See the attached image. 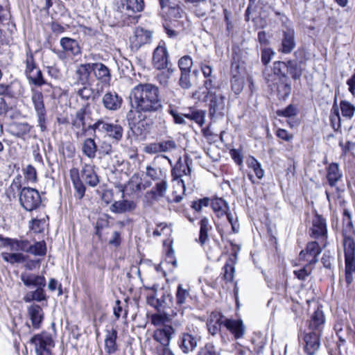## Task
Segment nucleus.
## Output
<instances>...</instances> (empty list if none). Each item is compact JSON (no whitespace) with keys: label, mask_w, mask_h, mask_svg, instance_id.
<instances>
[{"label":"nucleus","mask_w":355,"mask_h":355,"mask_svg":"<svg viewBox=\"0 0 355 355\" xmlns=\"http://www.w3.org/2000/svg\"><path fill=\"white\" fill-rule=\"evenodd\" d=\"M131 107L135 112L142 114L162 113L164 105L160 97L159 89L151 83H140L134 87L130 93Z\"/></svg>","instance_id":"f257e3e1"},{"label":"nucleus","mask_w":355,"mask_h":355,"mask_svg":"<svg viewBox=\"0 0 355 355\" xmlns=\"http://www.w3.org/2000/svg\"><path fill=\"white\" fill-rule=\"evenodd\" d=\"M352 223L349 220L347 225L349 228V234L345 230H343V248L345 255V281L347 286H349L354 281L355 276V241L351 235L354 233L352 230Z\"/></svg>","instance_id":"f03ea898"},{"label":"nucleus","mask_w":355,"mask_h":355,"mask_svg":"<svg viewBox=\"0 0 355 355\" xmlns=\"http://www.w3.org/2000/svg\"><path fill=\"white\" fill-rule=\"evenodd\" d=\"M144 6V0H121L114 12L116 23L127 26L136 24L138 17L135 14L141 12Z\"/></svg>","instance_id":"7ed1b4c3"},{"label":"nucleus","mask_w":355,"mask_h":355,"mask_svg":"<svg viewBox=\"0 0 355 355\" xmlns=\"http://www.w3.org/2000/svg\"><path fill=\"white\" fill-rule=\"evenodd\" d=\"M218 312H212L207 320V326L209 332L211 335L216 334L223 324L227 330L234 334L235 338L238 339L243 337L245 332V326L241 320H232L225 318Z\"/></svg>","instance_id":"20e7f679"},{"label":"nucleus","mask_w":355,"mask_h":355,"mask_svg":"<svg viewBox=\"0 0 355 355\" xmlns=\"http://www.w3.org/2000/svg\"><path fill=\"white\" fill-rule=\"evenodd\" d=\"M25 63V74L28 80L29 83L35 85L37 87L44 86L46 87L44 91L47 92H51L52 86L51 85L47 83L44 78L41 70L35 63L31 51H28L26 53Z\"/></svg>","instance_id":"39448f33"},{"label":"nucleus","mask_w":355,"mask_h":355,"mask_svg":"<svg viewBox=\"0 0 355 355\" xmlns=\"http://www.w3.org/2000/svg\"><path fill=\"white\" fill-rule=\"evenodd\" d=\"M192 160L188 156L184 157V161L179 158L175 166L171 170V176L173 181L176 182L177 185L182 189L183 193L185 191V183L191 180V164Z\"/></svg>","instance_id":"423d86ee"},{"label":"nucleus","mask_w":355,"mask_h":355,"mask_svg":"<svg viewBox=\"0 0 355 355\" xmlns=\"http://www.w3.org/2000/svg\"><path fill=\"white\" fill-rule=\"evenodd\" d=\"M225 97L217 92H209L204 96L203 101L207 103L209 116L213 121L225 115Z\"/></svg>","instance_id":"0eeeda50"},{"label":"nucleus","mask_w":355,"mask_h":355,"mask_svg":"<svg viewBox=\"0 0 355 355\" xmlns=\"http://www.w3.org/2000/svg\"><path fill=\"white\" fill-rule=\"evenodd\" d=\"M19 202L25 210L31 211L41 205V196L35 189L24 187L19 193Z\"/></svg>","instance_id":"6e6552de"},{"label":"nucleus","mask_w":355,"mask_h":355,"mask_svg":"<svg viewBox=\"0 0 355 355\" xmlns=\"http://www.w3.org/2000/svg\"><path fill=\"white\" fill-rule=\"evenodd\" d=\"M31 343L34 345L37 355H53L52 349L55 343L51 334L46 332L36 334L31 339Z\"/></svg>","instance_id":"1a4fd4ad"},{"label":"nucleus","mask_w":355,"mask_h":355,"mask_svg":"<svg viewBox=\"0 0 355 355\" xmlns=\"http://www.w3.org/2000/svg\"><path fill=\"white\" fill-rule=\"evenodd\" d=\"M320 335L311 331L304 330L299 336L300 343L307 355H315L318 351L320 346Z\"/></svg>","instance_id":"9d476101"},{"label":"nucleus","mask_w":355,"mask_h":355,"mask_svg":"<svg viewBox=\"0 0 355 355\" xmlns=\"http://www.w3.org/2000/svg\"><path fill=\"white\" fill-rule=\"evenodd\" d=\"M31 92V101L38 116L39 126L40 127L42 131H44L46 130V109L44 103V96L42 92L35 87H32Z\"/></svg>","instance_id":"9b49d317"},{"label":"nucleus","mask_w":355,"mask_h":355,"mask_svg":"<svg viewBox=\"0 0 355 355\" xmlns=\"http://www.w3.org/2000/svg\"><path fill=\"white\" fill-rule=\"evenodd\" d=\"M135 112L130 110L126 115V119L130 128L134 131H137L139 135L148 131L153 123V119L147 118L146 114H142V115H139L140 119L136 121L135 119Z\"/></svg>","instance_id":"f8f14e48"},{"label":"nucleus","mask_w":355,"mask_h":355,"mask_svg":"<svg viewBox=\"0 0 355 355\" xmlns=\"http://www.w3.org/2000/svg\"><path fill=\"white\" fill-rule=\"evenodd\" d=\"M322 252V248L316 241H311L306 244V248L299 254V260L314 266L318 261V257Z\"/></svg>","instance_id":"ddd939ff"},{"label":"nucleus","mask_w":355,"mask_h":355,"mask_svg":"<svg viewBox=\"0 0 355 355\" xmlns=\"http://www.w3.org/2000/svg\"><path fill=\"white\" fill-rule=\"evenodd\" d=\"M311 237L325 241L327 239V227L326 219L319 214H315L312 220V227L310 229Z\"/></svg>","instance_id":"4468645a"},{"label":"nucleus","mask_w":355,"mask_h":355,"mask_svg":"<svg viewBox=\"0 0 355 355\" xmlns=\"http://www.w3.org/2000/svg\"><path fill=\"white\" fill-rule=\"evenodd\" d=\"M325 322L323 311L319 307L311 315L310 319L306 322L307 328L304 330L311 331L312 332L321 334Z\"/></svg>","instance_id":"2eb2a0df"},{"label":"nucleus","mask_w":355,"mask_h":355,"mask_svg":"<svg viewBox=\"0 0 355 355\" xmlns=\"http://www.w3.org/2000/svg\"><path fill=\"white\" fill-rule=\"evenodd\" d=\"M189 297V289L184 288L182 284H179L175 295V302L174 303L175 310H172V315H177L178 313L183 315L184 310L186 308L185 304Z\"/></svg>","instance_id":"dca6fc26"},{"label":"nucleus","mask_w":355,"mask_h":355,"mask_svg":"<svg viewBox=\"0 0 355 355\" xmlns=\"http://www.w3.org/2000/svg\"><path fill=\"white\" fill-rule=\"evenodd\" d=\"M94 129H99L105 132L110 137L119 141L123 137V128L118 124L109 123L103 121H98L92 126Z\"/></svg>","instance_id":"f3484780"},{"label":"nucleus","mask_w":355,"mask_h":355,"mask_svg":"<svg viewBox=\"0 0 355 355\" xmlns=\"http://www.w3.org/2000/svg\"><path fill=\"white\" fill-rule=\"evenodd\" d=\"M21 83L17 79L10 83H0V96L17 98L23 93Z\"/></svg>","instance_id":"a211bd4d"},{"label":"nucleus","mask_w":355,"mask_h":355,"mask_svg":"<svg viewBox=\"0 0 355 355\" xmlns=\"http://www.w3.org/2000/svg\"><path fill=\"white\" fill-rule=\"evenodd\" d=\"M123 98L114 91L106 92L102 98L103 107L109 111H117L123 105Z\"/></svg>","instance_id":"6ab92c4d"},{"label":"nucleus","mask_w":355,"mask_h":355,"mask_svg":"<svg viewBox=\"0 0 355 355\" xmlns=\"http://www.w3.org/2000/svg\"><path fill=\"white\" fill-rule=\"evenodd\" d=\"M95 166L91 164H83L80 172V179L90 187H94L99 182V178L94 171Z\"/></svg>","instance_id":"aec40b11"},{"label":"nucleus","mask_w":355,"mask_h":355,"mask_svg":"<svg viewBox=\"0 0 355 355\" xmlns=\"http://www.w3.org/2000/svg\"><path fill=\"white\" fill-rule=\"evenodd\" d=\"M152 33L150 31L143 28H137L135 35L131 38V44L136 49H139L142 45L149 43L151 40Z\"/></svg>","instance_id":"412c9836"},{"label":"nucleus","mask_w":355,"mask_h":355,"mask_svg":"<svg viewBox=\"0 0 355 355\" xmlns=\"http://www.w3.org/2000/svg\"><path fill=\"white\" fill-rule=\"evenodd\" d=\"M153 64L154 67L160 70L166 68L168 64V53L166 49L158 46L153 52Z\"/></svg>","instance_id":"4be33fe9"},{"label":"nucleus","mask_w":355,"mask_h":355,"mask_svg":"<svg viewBox=\"0 0 355 355\" xmlns=\"http://www.w3.org/2000/svg\"><path fill=\"white\" fill-rule=\"evenodd\" d=\"M71 180L75 189V197L79 200L82 199L85 193V187L80 177L79 171L77 168H73L69 171Z\"/></svg>","instance_id":"5701e85b"},{"label":"nucleus","mask_w":355,"mask_h":355,"mask_svg":"<svg viewBox=\"0 0 355 355\" xmlns=\"http://www.w3.org/2000/svg\"><path fill=\"white\" fill-rule=\"evenodd\" d=\"M89 114V105L83 106L76 112L72 120V125L77 128H81L82 131L85 132L87 130L86 126V118Z\"/></svg>","instance_id":"b1692460"},{"label":"nucleus","mask_w":355,"mask_h":355,"mask_svg":"<svg viewBox=\"0 0 355 355\" xmlns=\"http://www.w3.org/2000/svg\"><path fill=\"white\" fill-rule=\"evenodd\" d=\"M91 72V63L78 65L75 71L76 81L74 85H87Z\"/></svg>","instance_id":"393cba45"},{"label":"nucleus","mask_w":355,"mask_h":355,"mask_svg":"<svg viewBox=\"0 0 355 355\" xmlns=\"http://www.w3.org/2000/svg\"><path fill=\"white\" fill-rule=\"evenodd\" d=\"M283 33L281 50L284 53H289L295 47L294 30L286 28V30L283 31Z\"/></svg>","instance_id":"a878e982"},{"label":"nucleus","mask_w":355,"mask_h":355,"mask_svg":"<svg viewBox=\"0 0 355 355\" xmlns=\"http://www.w3.org/2000/svg\"><path fill=\"white\" fill-rule=\"evenodd\" d=\"M21 282L26 286H45L46 279L44 276L28 272H22L20 275Z\"/></svg>","instance_id":"bb28decb"},{"label":"nucleus","mask_w":355,"mask_h":355,"mask_svg":"<svg viewBox=\"0 0 355 355\" xmlns=\"http://www.w3.org/2000/svg\"><path fill=\"white\" fill-rule=\"evenodd\" d=\"M137 207V203L133 200H121L115 201L111 206L110 210L116 214H123L134 211Z\"/></svg>","instance_id":"cd10ccee"},{"label":"nucleus","mask_w":355,"mask_h":355,"mask_svg":"<svg viewBox=\"0 0 355 355\" xmlns=\"http://www.w3.org/2000/svg\"><path fill=\"white\" fill-rule=\"evenodd\" d=\"M63 51L71 55H78L81 53V49L78 42L74 39L70 37H62L60 42Z\"/></svg>","instance_id":"c85d7f7f"},{"label":"nucleus","mask_w":355,"mask_h":355,"mask_svg":"<svg viewBox=\"0 0 355 355\" xmlns=\"http://www.w3.org/2000/svg\"><path fill=\"white\" fill-rule=\"evenodd\" d=\"M28 314L31 320L33 327L35 329H38L43 320L44 314L42 309L40 306L33 304L28 306Z\"/></svg>","instance_id":"c756f323"},{"label":"nucleus","mask_w":355,"mask_h":355,"mask_svg":"<svg viewBox=\"0 0 355 355\" xmlns=\"http://www.w3.org/2000/svg\"><path fill=\"white\" fill-rule=\"evenodd\" d=\"M117 331L114 328L106 329L105 339V350L107 354H114L117 350L116 345Z\"/></svg>","instance_id":"7c9ffc66"},{"label":"nucleus","mask_w":355,"mask_h":355,"mask_svg":"<svg viewBox=\"0 0 355 355\" xmlns=\"http://www.w3.org/2000/svg\"><path fill=\"white\" fill-rule=\"evenodd\" d=\"M174 333L172 327L167 326L163 329H157L155 331L153 338L155 340L160 343L163 346L166 347L169 345L171 336Z\"/></svg>","instance_id":"2f4dec72"},{"label":"nucleus","mask_w":355,"mask_h":355,"mask_svg":"<svg viewBox=\"0 0 355 355\" xmlns=\"http://www.w3.org/2000/svg\"><path fill=\"white\" fill-rule=\"evenodd\" d=\"M91 70L98 80L108 83L110 80L109 69L102 63H91Z\"/></svg>","instance_id":"473e14b6"},{"label":"nucleus","mask_w":355,"mask_h":355,"mask_svg":"<svg viewBox=\"0 0 355 355\" xmlns=\"http://www.w3.org/2000/svg\"><path fill=\"white\" fill-rule=\"evenodd\" d=\"M237 261V254L234 252L232 254L227 260L224 267V279L227 282H232L234 279L235 268L234 266Z\"/></svg>","instance_id":"72a5a7b5"},{"label":"nucleus","mask_w":355,"mask_h":355,"mask_svg":"<svg viewBox=\"0 0 355 355\" xmlns=\"http://www.w3.org/2000/svg\"><path fill=\"white\" fill-rule=\"evenodd\" d=\"M200 232L198 241L201 245H203L208 240L209 232L212 229L211 223L207 217H203L199 222Z\"/></svg>","instance_id":"f704fd0d"},{"label":"nucleus","mask_w":355,"mask_h":355,"mask_svg":"<svg viewBox=\"0 0 355 355\" xmlns=\"http://www.w3.org/2000/svg\"><path fill=\"white\" fill-rule=\"evenodd\" d=\"M342 173L340 171L339 166L336 163L331 164L327 168V178L329 184L331 187H334L336 183L341 179Z\"/></svg>","instance_id":"c9c22d12"},{"label":"nucleus","mask_w":355,"mask_h":355,"mask_svg":"<svg viewBox=\"0 0 355 355\" xmlns=\"http://www.w3.org/2000/svg\"><path fill=\"white\" fill-rule=\"evenodd\" d=\"M6 246H9L11 250L28 252L30 249V241L27 239H6Z\"/></svg>","instance_id":"e433bc0d"},{"label":"nucleus","mask_w":355,"mask_h":355,"mask_svg":"<svg viewBox=\"0 0 355 355\" xmlns=\"http://www.w3.org/2000/svg\"><path fill=\"white\" fill-rule=\"evenodd\" d=\"M197 346L196 338L190 334H183L181 344L180 345L182 352L185 354L192 352Z\"/></svg>","instance_id":"4c0bfd02"},{"label":"nucleus","mask_w":355,"mask_h":355,"mask_svg":"<svg viewBox=\"0 0 355 355\" xmlns=\"http://www.w3.org/2000/svg\"><path fill=\"white\" fill-rule=\"evenodd\" d=\"M174 306L173 295L168 291H163L161 297H158V311L170 309L172 311L175 310Z\"/></svg>","instance_id":"58836bf2"},{"label":"nucleus","mask_w":355,"mask_h":355,"mask_svg":"<svg viewBox=\"0 0 355 355\" xmlns=\"http://www.w3.org/2000/svg\"><path fill=\"white\" fill-rule=\"evenodd\" d=\"M162 12L166 15L168 19L176 20L182 17V9L178 4H168V3L166 7L164 10H162Z\"/></svg>","instance_id":"ea45409f"},{"label":"nucleus","mask_w":355,"mask_h":355,"mask_svg":"<svg viewBox=\"0 0 355 355\" xmlns=\"http://www.w3.org/2000/svg\"><path fill=\"white\" fill-rule=\"evenodd\" d=\"M44 287V286H36L37 289L35 291L26 293L23 298L24 301L25 302H31L34 300L41 302L46 300Z\"/></svg>","instance_id":"a19ab883"},{"label":"nucleus","mask_w":355,"mask_h":355,"mask_svg":"<svg viewBox=\"0 0 355 355\" xmlns=\"http://www.w3.org/2000/svg\"><path fill=\"white\" fill-rule=\"evenodd\" d=\"M31 126L27 123H16L12 126L11 132L17 137H23L31 131Z\"/></svg>","instance_id":"79ce46f5"},{"label":"nucleus","mask_w":355,"mask_h":355,"mask_svg":"<svg viewBox=\"0 0 355 355\" xmlns=\"http://www.w3.org/2000/svg\"><path fill=\"white\" fill-rule=\"evenodd\" d=\"M97 150V146L94 139L89 138L84 141L83 144V153L89 158H94Z\"/></svg>","instance_id":"37998d69"},{"label":"nucleus","mask_w":355,"mask_h":355,"mask_svg":"<svg viewBox=\"0 0 355 355\" xmlns=\"http://www.w3.org/2000/svg\"><path fill=\"white\" fill-rule=\"evenodd\" d=\"M331 125L334 131L339 132L340 130V116L339 114V109L336 105H334L330 114Z\"/></svg>","instance_id":"c03bdc74"},{"label":"nucleus","mask_w":355,"mask_h":355,"mask_svg":"<svg viewBox=\"0 0 355 355\" xmlns=\"http://www.w3.org/2000/svg\"><path fill=\"white\" fill-rule=\"evenodd\" d=\"M167 188V181L166 179H163L156 183L155 186L151 189L150 193L153 198H161L165 195Z\"/></svg>","instance_id":"a18cd8bd"},{"label":"nucleus","mask_w":355,"mask_h":355,"mask_svg":"<svg viewBox=\"0 0 355 355\" xmlns=\"http://www.w3.org/2000/svg\"><path fill=\"white\" fill-rule=\"evenodd\" d=\"M211 206L215 212H218L221 216L223 212L229 211L230 208L227 203L222 198H216L211 200Z\"/></svg>","instance_id":"49530a36"},{"label":"nucleus","mask_w":355,"mask_h":355,"mask_svg":"<svg viewBox=\"0 0 355 355\" xmlns=\"http://www.w3.org/2000/svg\"><path fill=\"white\" fill-rule=\"evenodd\" d=\"M2 257L4 261L11 263H23L26 261V257L22 253H2Z\"/></svg>","instance_id":"de8ad7c7"},{"label":"nucleus","mask_w":355,"mask_h":355,"mask_svg":"<svg viewBox=\"0 0 355 355\" xmlns=\"http://www.w3.org/2000/svg\"><path fill=\"white\" fill-rule=\"evenodd\" d=\"M83 87L78 89L76 94L83 100H89L94 98L98 92L95 93L94 90L89 86V84L82 85Z\"/></svg>","instance_id":"09e8293b"},{"label":"nucleus","mask_w":355,"mask_h":355,"mask_svg":"<svg viewBox=\"0 0 355 355\" xmlns=\"http://www.w3.org/2000/svg\"><path fill=\"white\" fill-rule=\"evenodd\" d=\"M340 107L343 116L351 119L355 113V106L347 101H341Z\"/></svg>","instance_id":"8fccbe9b"},{"label":"nucleus","mask_w":355,"mask_h":355,"mask_svg":"<svg viewBox=\"0 0 355 355\" xmlns=\"http://www.w3.org/2000/svg\"><path fill=\"white\" fill-rule=\"evenodd\" d=\"M313 266V265L306 263L301 268L295 270L293 273L298 279L304 281L311 274Z\"/></svg>","instance_id":"3c124183"},{"label":"nucleus","mask_w":355,"mask_h":355,"mask_svg":"<svg viewBox=\"0 0 355 355\" xmlns=\"http://www.w3.org/2000/svg\"><path fill=\"white\" fill-rule=\"evenodd\" d=\"M28 252L37 256H44L46 253V243L42 241L36 242L34 245L30 243V249Z\"/></svg>","instance_id":"603ef678"},{"label":"nucleus","mask_w":355,"mask_h":355,"mask_svg":"<svg viewBox=\"0 0 355 355\" xmlns=\"http://www.w3.org/2000/svg\"><path fill=\"white\" fill-rule=\"evenodd\" d=\"M139 175L135 173L131 177L130 180L125 185V187L128 188V187H130V188L134 191H140L142 190H145V187H144L143 183L139 182Z\"/></svg>","instance_id":"864d4df0"},{"label":"nucleus","mask_w":355,"mask_h":355,"mask_svg":"<svg viewBox=\"0 0 355 355\" xmlns=\"http://www.w3.org/2000/svg\"><path fill=\"white\" fill-rule=\"evenodd\" d=\"M248 166L252 169L255 175L258 179L263 178L264 175V171L261 167V164L254 157H250L248 159Z\"/></svg>","instance_id":"5fc2aeb1"},{"label":"nucleus","mask_w":355,"mask_h":355,"mask_svg":"<svg viewBox=\"0 0 355 355\" xmlns=\"http://www.w3.org/2000/svg\"><path fill=\"white\" fill-rule=\"evenodd\" d=\"M185 117L190 120L194 121L200 126H202L205 123V112L202 110H198L191 112V114H184Z\"/></svg>","instance_id":"6e6d98bb"},{"label":"nucleus","mask_w":355,"mask_h":355,"mask_svg":"<svg viewBox=\"0 0 355 355\" xmlns=\"http://www.w3.org/2000/svg\"><path fill=\"white\" fill-rule=\"evenodd\" d=\"M258 39L261 44V61L266 65V33L264 31L258 33Z\"/></svg>","instance_id":"4d7b16f0"},{"label":"nucleus","mask_w":355,"mask_h":355,"mask_svg":"<svg viewBox=\"0 0 355 355\" xmlns=\"http://www.w3.org/2000/svg\"><path fill=\"white\" fill-rule=\"evenodd\" d=\"M193 60L189 55L182 57L178 61V67L181 72H191Z\"/></svg>","instance_id":"13d9d810"},{"label":"nucleus","mask_w":355,"mask_h":355,"mask_svg":"<svg viewBox=\"0 0 355 355\" xmlns=\"http://www.w3.org/2000/svg\"><path fill=\"white\" fill-rule=\"evenodd\" d=\"M231 87L235 94H239L243 91L244 87V79L234 76L231 79Z\"/></svg>","instance_id":"bf43d9fd"},{"label":"nucleus","mask_w":355,"mask_h":355,"mask_svg":"<svg viewBox=\"0 0 355 355\" xmlns=\"http://www.w3.org/2000/svg\"><path fill=\"white\" fill-rule=\"evenodd\" d=\"M178 84L180 87L184 89H189L191 88V72H181Z\"/></svg>","instance_id":"052dcab7"},{"label":"nucleus","mask_w":355,"mask_h":355,"mask_svg":"<svg viewBox=\"0 0 355 355\" xmlns=\"http://www.w3.org/2000/svg\"><path fill=\"white\" fill-rule=\"evenodd\" d=\"M159 144L162 153L172 152L178 148V146L173 139L161 141Z\"/></svg>","instance_id":"680f3d73"},{"label":"nucleus","mask_w":355,"mask_h":355,"mask_svg":"<svg viewBox=\"0 0 355 355\" xmlns=\"http://www.w3.org/2000/svg\"><path fill=\"white\" fill-rule=\"evenodd\" d=\"M203 87L205 89V92H202L203 94H206L209 92H215L214 89L218 88L217 83H216V77L212 76L209 78H205V80L203 82Z\"/></svg>","instance_id":"e2e57ef3"},{"label":"nucleus","mask_w":355,"mask_h":355,"mask_svg":"<svg viewBox=\"0 0 355 355\" xmlns=\"http://www.w3.org/2000/svg\"><path fill=\"white\" fill-rule=\"evenodd\" d=\"M276 113L279 116L291 117L297 114V109L295 106L291 104L285 109L277 110Z\"/></svg>","instance_id":"0e129e2a"},{"label":"nucleus","mask_w":355,"mask_h":355,"mask_svg":"<svg viewBox=\"0 0 355 355\" xmlns=\"http://www.w3.org/2000/svg\"><path fill=\"white\" fill-rule=\"evenodd\" d=\"M46 220L44 218L42 219H33L31 220V228L35 232H42L44 229Z\"/></svg>","instance_id":"69168bd1"},{"label":"nucleus","mask_w":355,"mask_h":355,"mask_svg":"<svg viewBox=\"0 0 355 355\" xmlns=\"http://www.w3.org/2000/svg\"><path fill=\"white\" fill-rule=\"evenodd\" d=\"M26 178L31 182H35L37 180V172L35 167L29 164L24 170Z\"/></svg>","instance_id":"338daca9"},{"label":"nucleus","mask_w":355,"mask_h":355,"mask_svg":"<svg viewBox=\"0 0 355 355\" xmlns=\"http://www.w3.org/2000/svg\"><path fill=\"white\" fill-rule=\"evenodd\" d=\"M287 69L286 64L284 62H275L273 64V72L277 76H285V71Z\"/></svg>","instance_id":"774afa93"}]
</instances>
